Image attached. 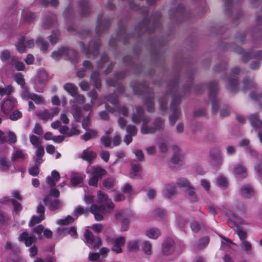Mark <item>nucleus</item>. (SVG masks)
Here are the masks:
<instances>
[{"label":"nucleus","instance_id":"f257e3e1","mask_svg":"<svg viewBox=\"0 0 262 262\" xmlns=\"http://www.w3.org/2000/svg\"><path fill=\"white\" fill-rule=\"evenodd\" d=\"M169 91L165 96L159 100L160 109L165 111L167 108V97L169 96L172 98L170 105V111L172 114L169 117V122L171 125H174L181 113L179 105L181 100V96L178 91V81H171L169 85Z\"/></svg>","mask_w":262,"mask_h":262},{"label":"nucleus","instance_id":"f03ea898","mask_svg":"<svg viewBox=\"0 0 262 262\" xmlns=\"http://www.w3.org/2000/svg\"><path fill=\"white\" fill-rule=\"evenodd\" d=\"M150 120V118L149 116L144 115V110L142 107L140 106L136 107V112L132 116V121L135 124H139L141 121L142 122L141 132L143 134H152L164 128V121L162 119L156 118L150 126L147 124Z\"/></svg>","mask_w":262,"mask_h":262},{"label":"nucleus","instance_id":"7ed1b4c3","mask_svg":"<svg viewBox=\"0 0 262 262\" xmlns=\"http://www.w3.org/2000/svg\"><path fill=\"white\" fill-rule=\"evenodd\" d=\"M133 90L134 93L137 95H140L144 92H147L148 94L145 96L144 103L147 107V110L149 112H152L154 110V95L152 92H149L148 90L146 88L145 85L138 83L136 85L133 86Z\"/></svg>","mask_w":262,"mask_h":262},{"label":"nucleus","instance_id":"20e7f679","mask_svg":"<svg viewBox=\"0 0 262 262\" xmlns=\"http://www.w3.org/2000/svg\"><path fill=\"white\" fill-rule=\"evenodd\" d=\"M84 200L86 204H92L90 208V211L94 215L95 220L97 221H102L103 219L102 214L107 212V209L105 206L103 205L98 206L93 204V197L90 195H85Z\"/></svg>","mask_w":262,"mask_h":262},{"label":"nucleus","instance_id":"39448f33","mask_svg":"<svg viewBox=\"0 0 262 262\" xmlns=\"http://www.w3.org/2000/svg\"><path fill=\"white\" fill-rule=\"evenodd\" d=\"M79 45L81 47V52L84 53L86 57L91 58L98 55L100 42L98 39H95L94 41L91 40L87 48H85L84 43L83 41L80 42Z\"/></svg>","mask_w":262,"mask_h":262},{"label":"nucleus","instance_id":"423d86ee","mask_svg":"<svg viewBox=\"0 0 262 262\" xmlns=\"http://www.w3.org/2000/svg\"><path fill=\"white\" fill-rule=\"evenodd\" d=\"M208 89L209 91V97L212 102V110L214 113L219 110L218 100L216 98V95L219 90L218 84L215 81H212L208 83Z\"/></svg>","mask_w":262,"mask_h":262},{"label":"nucleus","instance_id":"0eeeda50","mask_svg":"<svg viewBox=\"0 0 262 262\" xmlns=\"http://www.w3.org/2000/svg\"><path fill=\"white\" fill-rule=\"evenodd\" d=\"M234 51L235 52L242 55V59L244 62H247L251 58H255L258 60L262 59L261 51H251L250 53H246L240 47H237Z\"/></svg>","mask_w":262,"mask_h":262},{"label":"nucleus","instance_id":"6e6552de","mask_svg":"<svg viewBox=\"0 0 262 262\" xmlns=\"http://www.w3.org/2000/svg\"><path fill=\"white\" fill-rule=\"evenodd\" d=\"M160 25V23L159 21H155L153 23L152 27V28H150L149 26V21L147 19L145 18L143 20L142 23L140 24L135 29L136 32L138 36L140 35L142 33L144 32H148L151 33L154 29L157 26Z\"/></svg>","mask_w":262,"mask_h":262},{"label":"nucleus","instance_id":"1a4fd4ad","mask_svg":"<svg viewBox=\"0 0 262 262\" xmlns=\"http://www.w3.org/2000/svg\"><path fill=\"white\" fill-rule=\"evenodd\" d=\"M43 202L45 205L47 206L49 209L51 211H54L60 209L62 204L58 199L54 198L51 195L46 196L43 199Z\"/></svg>","mask_w":262,"mask_h":262},{"label":"nucleus","instance_id":"9d476101","mask_svg":"<svg viewBox=\"0 0 262 262\" xmlns=\"http://www.w3.org/2000/svg\"><path fill=\"white\" fill-rule=\"evenodd\" d=\"M84 236L86 243L90 248H99L101 245L102 243L100 238L98 237H95L92 232L90 231L89 230H86L85 231Z\"/></svg>","mask_w":262,"mask_h":262},{"label":"nucleus","instance_id":"9b49d317","mask_svg":"<svg viewBox=\"0 0 262 262\" xmlns=\"http://www.w3.org/2000/svg\"><path fill=\"white\" fill-rule=\"evenodd\" d=\"M17 84L20 85L21 88L20 92L21 98L24 100L29 99L31 94L29 93V90L26 84L24 76L19 73H17Z\"/></svg>","mask_w":262,"mask_h":262},{"label":"nucleus","instance_id":"f8f14e48","mask_svg":"<svg viewBox=\"0 0 262 262\" xmlns=\"http://www.w3.org/2000/svg\"><path fill=\"white\" fill-rule=\"evenodd\" d=\"M111 20L108 18H102L101 14L99 15L96 28V31L97 34L102 33L110 26Z\"/></svg>","mask_w":262,"mask_h":262},{"label":"nucleus","instance_id":"ddd939ff","mask_svg":"<svg viewBox=\"0 0 262 262\" xmlns=\"http://www.w3.org/2000/svg\"><path fill=\"white\" fill-rule=\"evenodd\" d=\"M129 217L130 213L126 211L122 210L116 213V219L118 221L120 222L122 230H126L127 229Z\"/></svg>","mask_w":262,"mask_h":262},{"label":"nucleus","instance_id":"4468645a","mask_svg":"<svg viewBox=\"0 0 262 262\" xmlns=\"http://www.w3.org/2000/svg\"><path fill=\"white\" fill-rule=\"evenodd\" d=\"M59 109L58 107H55L50 111L44 110L42 111H38L36 113V115L40 119L43 121H48L52 120L53 117L58 114Z\"/></svg>","mask_w":262,"mask_h":262},{"label":"nucleus","instance_id":"2eb2a0df","mask_svg":"<svg viewBox=\"0 0 262 262\" xmlns=\"http://www.w3.org/2000/svg\"><path fill=\"white\" fill-rule=\"evenodd\" d=\"M16 136L15 134L12 131L5 133L0 130V144L8 143L12 144L15 143Z\"/></svg>","mask_w":262,"mask_h":262},{"label":"nucleus","instance_id":"dca6fc26","mask_svg":"<svg viewBox=\"0 0 262 262\" xmlns=\"http://www.w3.org/2000/svg\"><path fill=\"white\" fill-rule=\"evenodd\" d=\"M210 157L211 158L210 164L214 168H216L220 167L222 163L223 160L221 155L220 151L217 149H213L210 151Z\"/></svg>","mask_w":262,"mask_h":262},{"label":"nucleus","instance_id":"f3484780","mask_svg":"<svg viewBox=\"0 0 262 262\" xmlns=\"http://www.w3.org/2000/svg\"><path fill=\"white\" fill-rule=\"evenodd\" d=\"M45 207L42 204H39L36 208V212L39 215L33 216L30 220V224L34 225L44 220L45 219Z\"/></svg>","mask_w":262,"mask_h":262},{"label":"nucleus","instance_id":"a211bd4d","mask_svg":"<svg viewBox=\"0 0 262 262\" xmlns=\"http://www.w3.org/2000/svg\"><path fill=\"white\" fill-rule=\"evenodd\" d=\"M0 59L4 62L8 61V63L14 69H16V58L15 56H11L10 52L5 50L0 52Z\"/></svg>","mask_w":262,"mask_h":262},{"label":"nucleus","instance_id":"6ab92c4d","mask_svg":"<svg viewBox=\"0 0 262 262\" xmlns=\"http://www.w3.org/2000/svg\"><path fill=\"white\" fill-rule=\"evenodd\" d=\"M56 16L51 12L46 13L43 18L42 27L44 29H49L56 22Z\"/></svg>","mask_w":262,"mask_h":262},{"label":"nucleus","instance_id":"aec40b11","mask_svg":"<svg viewBox=\"0 0 262 262\" xmlns=\"http://www.w3.org/2000/svg\"><path fill=\"white\" fill-rule=\"evenodd\" d=\"M119 31L117 34V37L116 39H114V37H112L110 40L109 44L110 46H114L116 40H122L123 42H125L130 37L129 35L126 34V29L124 27L121 26L119 24Z\"/></svg>","mask_w":262,"mask_h":262},{"label":"nucleus","instance_id":"412c9836","mask_svg":"<svg viewBox=\"0 0 262 262\" xmlns=\"http://www.w3.org/2000/svg\"><path fill=\"white\" fill-rule=\"evenodd\" d=\"M125 76V74L124 72H120L119 73H116L115 75V78L116 80H113V79H107L106 82L107 84L113 86H118L117 88V92L120 94H122L124 92V88L120 85L117 81L118 79H122Z\"/></svg>","mask_w":262,"mask_h":262},{"label":"nucleus","instance_id":"4be33fe9","mask_svg":"<svg viewBox=\"0 0 262 262\" xmlns=\"http://www.w3.org/2000/svg\"><path fill=\"white\" fill-rule=\"evenodd\" d=\"M34 41L32 39L26 40L25 37L22 36L17 42V51L20 53L25 52L26 47L31 48L34 47Z\"/></svg>","mask_w":262,"mask_h":262},{"label":"nucleus","instance_id":"5701e85b","mask_svg":"<svg viewBox=\"0 0 262 262\" xmlns=\"http://www.w3.org/2000/svg\"><path fill=\"white\" fill-rule=\"evenodd\" d=\"M111 242L113 245L112 250L116 253H121L122 250L121 247L125 244V239L123 236H119L114 239H112Z\"/></svg>","mask_w":262,"mask_h":262},{"label":"nucleus","instance_id":"b1692460","mask_svg":"<svg viewBox=\"0 0 262 262\" xmlns=\"http://www.w3.org/2000/svg\"><path fill=\"white\" fill-rule=\"evenodd\" d=\"M174 154L171 157V162L173 164L181 165L184 164V158L182 155L180 154V149L177 146L173 147Z\"/></svg>","mask_w":262,"mask_h":262},{"label":"nucleus","instance_id":"393cba45","mask_svg":"<svg viewBox=\"0 0 262 262\" xmlns=\"http://www.w3.org/2000/svg\"><path fill=\"white\" fill-rule=\"evenodd\" d=\"M37 16L35 13L28 10H23L21 14V20L27 24H32L36 20Z\"/></svg>","mask_w":262,"mask_h":262},{"label":"nucleus","instance_id":"a878e982","mask_svg":"<svg viewBox=\"0 0 262 262\" xmlns=\"http://www.w3.org/2000/svg\"><path fill=\"white\" fill-rule=\"evenodd\" d=\"M227 89L232 92H236L238 90L237 78L235 76H230L226 80Z\"/></svg>","mask_w":262,"mask_h":262},{"label":"nucleus","instance_id":"bb28decb","mask_svg":"<svg viewBox=\"0 0 262 262\" xmlns=\"http://www.w3.org/2000/svg\"><path fill=\"white\" fill-rule=\"evenodd\" d=\"M97 194L99 201L104 204L103 205L105 207L106 206L108 208L111 209L114 207V203L111 200L108 199L107 195L105 193L100 191L98 192ZM105 208L106 209V208Z\"/></svg>","mask_w":262,"mask_h":262},{"label":"nucleus","instance_id":"cd10ccee","mask_svg":"<svg viewBox=\"0 0 262 262\" xmlns=\"http://www.w3.org/2000/svg\"><path fill=\"white\" fill-rule=\"evenodd\" d=\"M59 132L67 137H70L74 135H78L80 132L75 127H72L71 129L67 126H61L59 129Z\"/></svg>","mask_w":262,"mask_h":262},{"label":"nucleus","instance_id":"c85d7f7f","mask_svg":"<svg viewBox=\"0 0 262 262\" xmlns=\"http://www.w3.org/2000/svg\"><path fill=\"white\" fill-rule=\"evenodd\" d=\"M173 251V241L168 239L166 240L162 245V252L164 255H168Z\"/></svg>","mask_w":262,"mask_h":262},{"label":"nucleus","instance_id":"c756f323","mask_svg":"<svg viewBox=\"0 0 262 262\" xmlns=\"http://www.w3.org/2000/svg\"><path fill=\"white\" fill-rule=\"evenodd\" d=\"M83 176L79 173L72 172L70 176V182L72 186H76L82 183Z\"/></svg>","mask_w":262,"mask_h":262},{"label":"nucleus","instance_id":"7c9ffc66","mask_svg":"<svg viewBox=\"0 0 262 262\" xmlns=\"http://www.w3.org/2000/svg\"><path fill=\"white\" fill-rule=\"evenodd\" d=\"M19 240L24 242L27 246H30L35 241V237L32 234H29L27 232H24L19 235Z\"/></svg>","mask_w":262,"mask_h":262},{"label":"nucleus","instance_id":"2f4dec72","mask_svg":"<svg viewBox=\"0 0 262 262\" xmlns=\"http://www.w3.org/2000/svg\"><path fill=\"white\" fill-rule=\"evenodd\" d=\"M177 193L176 187L174 183L168 184L165 186L163 195L166 198H170Z\"/></svg>","mask_w":262,"mask_h":262},{"label":"nucleus","instance_id":"473e14b6","mask_svg":"<svg viewBox=\"0 0 262 262\" xmlns=\"http://www.w3.org/2000/svg\"><path fill=\"white\" fill-rule=\"evenodd\" d=\"M234 173L237 178H244L247 175L246 168L241 164L237 165L234 167Z\"/></svg>","mask_w":262,"mask_h":262},{"label":"nucleus","instance_id":"72a5a7b5","mask_svg":"<svg viewBox=\"0 0 262 262\" xmlns=\"http://www.w3.org/2000/svg\"><path fill=\"white\" fill-rule=\"evenodd\" d=\"M79 5L80 9L81 15L86 16L90 13L88 0H80Z\"/></svg>","mask_w":262,"mask_h":262},{"label":"nucleus","instance_id":"f704fd0d","mask_svg":"<svg viewBox=\"0 0 262 262\" xmlns=\"http://www.w3.org/2000/svg\"><path fill=\"white\" fill-rule=\"evenodd\" d=\"M249 120L252 126L255 129L262 127V121L260 120L257 114H254L250 115Z\"/></svg>","mask_w":262,"mask_h":262},{"label":"nucleus","instance_id":"c9c22d12","mask_svg":"<svg viewBox=\"0 0 262 262\" xmlns=\"http://www.w3.org/2000/svg\"><path fill=\"white\" fill-rule=\"evenodd\" d=\"M14 106V102L10 99L6 100L2 105V110L4 114L10 113Z\"/></svg>","mask_w":262,"mask_h":262},{"label":"nucleus","instance_id":"e433bc0d","mask_svg":"<svg viewBox=\"0 0 262 262\" xmlns=\"http://www.w3.org/2000/svg\"><path fill=\"white\" fill-rule=\"evenodd\" d=\"M254 194L252 188L249 185H246L242 187L240 194L245 198H250Z\"/></svg>","mask_w":262,"mask_h":262},{"label":"nucleus","instance_id":"4c0bfd02","mask_svg":"<svg viewBox=\"0 0 262 262\" xmlns=\"http://www.w3.org/2000/svg\"><path fill=\"white\" fill-rule=\"evenodd\" d=\"M91 82L96 89H99L101 88V80L99 73L97 71H93L91 77Z\"/></svg>","mask_w":262,"mask_h":262},{"label":"nucleus","instance_id":"58836bf2","mask_svg":"<svg viewBox=\"0 0 262 262\" xmlns=\"http://www.w3.org/2000/svg\"><path fill=\"white\" fill-rule=\"evenodd\" d=\"M107 173L106 171L101 167H94L92 169V175H93L98 179Z\"/></svg>","mask_w":262,"mask_h":262},{"label":"nucleus","instance_id":"ea45409f","mask_svg":"<svg viewBox=\"0 0 262 262\" xmlns=\"http://www.w3.org/2000/svg\"><path fill=\"white\" fill-rule=\"evenodd\" d=\"M72 113L73 115L75 120L77 122L80 121L82 115L81 108L76 104L72 106Z\"/></svg>","mask_w":262,"mask_h":262},{"label":"nucleus","instance_id":"a19ab883","mask_svg":"<svg viewBox=\"0 0 262 262\" xmlns=\"http://www.w3.org/2000/svg\"><path fill=\"white\" fill-rule=\"evenodd\" d=\"M96 157V154L95 152L92 151H88L87 150H84L83 152L81 157L85 160L88 161L90 164L92 163V162L94 161Z\"/></svg>","mask_w":262,"mask_h":262},{"label":"nucleus","instance_id":"79ce46f5","mask_svg":"<svg viewBox=\"0 0 262 262\" xmlns=\"http://www.w3.org/2000/svg\"><path fill=\"white\" fill-rule=\"evenodd\" d=\"M63 88L71 96H75L77 93L78 88L74 84L71 83H66Z\"/></svg>","mask_w":262,"mask_h":262},{"label":"nucleus","instance_id":"37998d69","mask_svg":"<svg viewBox=\"0 0 262 262\" xmlns=\"http://www.w3.org/2000/svg\"><path fill=\"white\" fill-rule=\"evenodd\" d=\"M89 209L88 208H84L81 206H78L75 208L73 211V214L76 218L79 216L84 214L88 215L89 213Z\"/></svg>","mask_w":262,"mask_h":262},{"label":"nucleus","instance_id":"c03bdc74","mask_svg":"<svg viewBox=\"0 0 262 262\" xmlns=\"http://www.w3.org/2000/svg\"><path fill=\"white\" fill-rule=\"evenodd\" d=\"M65 49L66 52L64 53V56H67L72 62L76 61L78 58V55L76 51L74 50L69 49L66 47Z\"/></svg>","mask_w":262,"mask_h":262},{"label":"nucleus","instance_id":"a18cd8bd","mask_svg":"<svg viewBox=\"0 0 262 262\" xmlns=\"http://www.w3.org/2000/svg\"><path fill=\"white\" fill-rule=\"evenodd\" d=\"M36 44L42 51H46L48 48V43L41 37H38L37 38Z\"/></svg>","mask_w":262,"mask_h":262},{"label":"nucleus","instance_id":"49530a36","mask_svg":"<svg viewBox=\"0 0 262 262\" xmlns=\"http://www.w3.org/2000/svg\"><path fill=\"white\" fill-rule=\"evenodd\" d=\"M146 235L150 238L156 239L160 235V232L158 229L153 228L148 230Z\"/></svg>","mask_w":262,"mask_h":262},{"label":"nucleus","instance_id":"de8ad7c7","mask_svg":"<svg viewBox=\"0 0 262 262\" xmlns=\"http://www.w3.org/2000/svg\"><path fill=\"white\" fill-rule=\"evenodd\" d=\"M139 240L131 241L128 242L127 245V248L130 251H136L139 249Z\"/></svg>","mask_w":262,"mask_h":262},{"label":"nucleus","instance_id":"09e8293b","mask_svg":"<svg viewBox=\"0 0 262 262\" xmlns=\"http://www.w3.org/2000/svg\"><path fill=\"white\" fill-rule=\"evenodd\" d=\"M66 51L65 47H62L58 51H55L52 53V57L55 60H59L61 57L64 56Z\"/></svg>","mask_w":262,"mask_h":262},{"label":"nucleus","instance_id":"8fccbe9b","mask_svg":"<svg viewBox=\"0 0 262 262\" xmlns=\"http://www.w3.org/2000/svg\"><path fill=\"white\" fill-rule=\"evenodd\" d=\"M46 83L34 80L33 86L35 90L38 93H42L46 86Z\"/></svg>","mask_w":262,"mask_h":262},{"label":"nucleus","instance_id":"3c124183","mask_svg":"<svg viewBox=\"0 0 262 262\" xmlns=\"http://www.w3.org/2000/svg\"><path fill=\"white\" fill-rule=\"evenodd\" d=\"M217 185L225 189L228 187V183L226 178L223 176H220L217 179Z\"/></svg>","mask_w":262,"mask_h":262},{"label":"nucleus","instance_id":"603ef678","mask_svg":"<svg viewBox=\"0 0 262 262\" xmlns=\"http://www.w3.org/2000/svg\"><path fill=\"white\" fill-rule=\"evenodd\" d=\"M243 82L244 85L243 89V91H246L251 88L254 87L255 86V82L253 80H250L247 78H245L243 79Z\"/></svg>","mask_w":262,"mask_h":262},{"label":"nucleus","instance_id":"864d4df0","mask_svg":"<svg viewBox=\"0 0 262 262\" xmlns=\"http://www.w3.org/2000/svg\"><path fill=\"white\" fill-rule=\"evenodd\" d=\"M187 193L189 196V199L191 202H196L197 201V196L194 191V188L191 186L187 188Z\"/></svg>","mask_w":262,"mask_h":262},{"label":"nucleus","instance_id":"5fc2aeb1","mask_svg":"<svg viewBox=\"0 0 262 262\" xmlns=\"http://www.w3.org/2000/svg\"><path fill=\"white\" fill-rule=\"evenodd\" d=\"M47 73L45 71H39L37 73V76L35 80L47 83Z\"/></svg>","mask_w":262,"mask_h":262},{"label":"nucleus","instance_id":"6e6d98bb","mask_svg":"<svg viewBox=\"0 0 262 262\" xmlns=\"http://www.w3.org/2000/svg\"><path fill=\"white\" fill-rule=\"evenodd\" d=\"M74 221V219L70 215H68L63 219L57 220L56 223L59 225H67Z\"/></svg>","mask_w":262,"mask_h":262},{"label":"nucleus","instance_id":"4d7b16f0","mask_svg":"<svg viewBox=\"0 0 262 262\" xmlns=\"http://www.w3.org/2000/svg\"><path fill=\"white\" fill-rule=\"evenodd\" d=\"M115 184V180L113 178H108L103 182V185L107 189L113 188Z\"/></svg>","mask_w":262,"mask_h":262},{"label":"nucleus","instance_id":"13d9d810","mask_svg":"<svg viewBox=\"0 0 262 262\" xmlns=\"http://www.w3.org/2000/svg\"><path fill=\"white\" fill-rule=\"evenodd\" d=\"M224 2V5L226 9V13H231L232 16L235 15L236 12L234 11H232V0H223Z\"/></svg>","mask_w":262,"mask_h":262},{"label":"nucleus","instance_id":"bf43d9fd","mask_svg":"<svg viewBox=\"0 0 262 262\" xmlns=\"http://www.w3.org/2000/svg\"><path fill=\"white\" fill-rule=\"evenodd\" d=\"M97 137V132L94 130H90L86 132L81 137L85 141H88L92 138Z\"/></svg>","mask_w":262,"mask_h":262},{"label":"nucleus","instance_id":"052dcab7","mask_svg":"<svg viewBox=\"0 0 262 262\" xmlns=\"http://www.w3.org/2000/svg\"><path fill=\"white\" fill-rule=\"evenodd\" d=\"M30 99L37 104H43L45 102V100L42 96L34 93L31 94Z\"/></svg>","mask_w":262,"mask_h":262},{"label":"nucleus","instance_id":"680f3d73","mask_svg":"<svg viewBox=\"0 0 262 262\" xmlns=\"http://www.w3.org/2000/svg\"><path fill=\"white\" fill-rule=\"evenodd\" d=\"M142 249L146 255L151 254V244L147 241L143 242Z\"/></svg>","mask_w":262,"mask_h":262},{"label":"nucleus","instance_id":"e2e57ef3","mask_svg":"<svg viewBox=\"0 0 262 262\" xmlns=\"http://www.w3.org/2000/svg\"><path fill=\"white\" fill-rule=\"evenodd\" d=\"M60 32L58 30H54L52 32L51 35L49 36V40L52 44L56 43L58 40Z\"/></svg>","mask_w":262,"mask_h":262},{"label":"nucleus","instance_id":"0e129e2a","mask_svg":"<svg viewBox=\"0 0 262 262\" xmlns=\"http://www.w3.org/2000/svg\"><path fill=\"white\" fill-rule=\"evenodd\" d=\"M177 184L179 187L188 188L191 186L190 183L185 178H180L177 180Z\"/></svg>","mask_w":262,"mask_h":262},{"label":"nucleus","instance_id":"69168bd1","mask_svg":"<svg viewBox=\"0 0 262 262\" xmlns=\"http://www.w3.org/2000/svg\"><path fill=\"white\" fill-rule=\"evenodd\" d=\"M0 169L3 171H7L9 167L11 166V165L8 164L6 159L4 158L0 159Z\"/></svg>","mask_w":262,"mask_h":262},{"label":"nucleus","instance_id":"338daca9","mask_svg":"<svg viewBox=\"0 0 262 262\" xmlns=\"http://www.w3.org/2000/svg\"><path fill=\"white\" fill-rule=\"evenodd\" d=\"M126 130L127 133V134L129 135L135 136L137 135V129L136 127L134 125L129 124L127 125L126 127Z\"/></svg>","mask_w":262,"mask_h":262},{"label":"nucleus","instance_id":"774afa93","mask_svg":"<svg viewBox=\"0 0 262 262\" xmlns=\"http://www.w3.org/2000/svg\"><path fill=\"white\" fill-rule=\"evenodd\" d=\"M13 92H14V90L10 86H8L4 88H0V94L2 96L5 95H9Z\"/></svg>","mask_w":262,"mask_h":262}]
</instances>
